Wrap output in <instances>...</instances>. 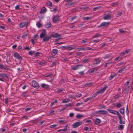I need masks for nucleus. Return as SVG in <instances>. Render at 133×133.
Listing matches in <instances>:
<instances>
[{"label":"nucleus","instance_id":"nucleus-1","mask_svg":"<svg viewBox=\"0 0 133 133\" xmlns=\"http://www.w3.org/2000/svg\"><path fill=\"white\" fill-rule=\"evenodd\" d=\"M110 24L109 22H104L102 23L101 24L98 25V28H104L107 27Z\"/></svg>","mask_w":133,"mask_h":133},{"label":"nucleus","instance_id":"nucleus-2","mask_svg":"<svg viewBox=\"0 0 133 133\" xmlns=\"http://www.w3.org/2000/svg\"><path fill=\"white\" fill-rule=\"evenodd\" d=\"M82 123V122L81 121L76 122L72 124V127L74 128H78L79 126L81 125Z\"/></svg>","mask_w":133,"mask_h":133},{"label":"nucleus","instance_id":"nucleus-3","mask_svg":"<svg viewBox=\"0 0 133 133\" xmlns=\"http://www.w3.org/2000/svg\"><path fill=\"white\" fill-rule=\"evenodd\" d=\"M59 20V16L58 15L54 16L52 18L53 22L54 23H57Z\"/></svg>","mask_w":133,"mask_h":133},{"label":"nucleus","instance_id":"nucleus-4","mask_svg":"<svg viewBox=\"0 0 133 133\" xmlns=\"http://www.w3.org/2000/svg\"><path fill=\"white\" fill-rule=\"evenodd\" d=\"M28 25V22H21L19 25V26L20 28H23L25 26L27 27Z\"/></svg>","mask_w":133,"mask_h":133},{"label":"nucleus","instance_id":"nucleus-5","mask_svg":"<svg viewBox=\"0 0 133 133\" xmlns=\"http://www.w3.org/2000/svg\"><path fill=\"white\" fill-rule=\"evenodd\" d=\"M95 113L96 114H99L101 115H106L108 113L107 112L104 110H100L96 111Z\"/></svg>","mask_w":133,"mask_h":133},{"label":"nucleus","instance_id":"nucleus-6","mask_svg":"<svg viewBox=\"0 0 133 133\" xmlns=\"http://www.w3.org/2000/svg\"><path fill=\"white\" fill-rule=\"evenodd\" d=\"M32 85L33 87L37 89L39 87V85L37 82L34 81H33L32 82Z\"/></svg>","mask_w":133,"mask_h":133},{"label":"nucleus","instance_id":"nucleus-7","mask_svg":"<svg viewBox=\"0 0 133 133\" xmlns=\"http://www.w3.org/2000/svg\"><path fill=\"white\" fill-rule=\"evenodd\" d=\"M107 110H108L110 113L115 115H117V116L118 115L120 114L119 113L118 111H115L114 110L110 109H107Z\"/></svg>","mask_w":133,"mask_h":133},{"label":"nucleus","instance_id":"nucleus-8","mask_svg":"<svg viewBox=\"0 0 133 133\" xmlns=\"http://www.w3.org/2000/svg\"><path fill=\"white\" fill-rule=\"evenodd\" d=\"M9 66L7 65H5L4 66L2 64H0V68L1 69H4L5 70H9Z\"/></svg>","mask_w":133,"mask_h":133},{"label":"nucleus","instance_id":"nucleus-9","mask_svg":"<svg viewBox=\"0 0 133 133\" xmlns=\"http://www.w3.org/2000/svg\"><path fill=\"white\" fill-rule=\"evenodd\" d=\"M14 56L15 57L18 59H22V57L17 52L14 53Z\"/></svg>","mask_w":133,"mask_h":133},{"label":"nucleus","instance_id":"nucleus-10","mask_svg":"<svg viewBox=\"0 0 133 133\" xmlns=\"http://www.w3.org/2000/svg\"><path fill=\"white\" fill-rule=\"evenodd\" d=\"M82 65L79 64L76 65L72 68V69L73 70H75L79 69L82 66Z\"/></svg>","mask_w":133,"mask_h":133},{"label":"nucleus","instance_id":"nucleus-11","mask_svg":"<svg viewBox=\"0 0 133 133\" xmlns=\"http://www.w3.org/2000/svg\"><path fill=\"white\" fill-rule=\"evenodd\" d=\"M118 119L119 120V123L122 124H124L125 123V122L124 121L122 120V117L121 116L120 114L118 116Z\"/></svg>","mask_w":133,"mask_h":133},{"label":"nucleus","instance_id":"nucleus-12","mask_svg":"<svg viewBox=\"0 0 133 133\" xmlns=\"http://www.w3.org/2000/svg\"><path fill=\"white\" fill-rule=\"evenodd\" d=\"M46 34V32L45 30H43L40 35V37L41 38H42L43 37H44Z\"/></svg>","mask_w":133,"mask_h":133},{"label":"nucleus","instance_id":"nucleus-13","mask_svg":"<svg viewBox=\"0 0 133 133\" xmlns=\"http://www.w3.org/2000/svg\"><path fill=\"white\" fill-rule=\"evenodd\" d=\"M107 87L106 85H105L104 86V87L103 88L101 89L99 91H98V93L99 94L102 93H103L104 91L107 88Z\"/></svg>","mask_w":133,"mask_h":133},{"label":"nucleus","instance_id":"nucleus-14","mask_svg":"<svg viewBox=\"0 0 133 133\" xmlns=\"http://www.w3.org/2000/svg\"><path fill=\"white\" fill-rule=\"evenodd\" d=\"M111 18V17L110 15L109 14L107 15L104 16L103 17L104 19L105 20H109Z\"/></svg>","mask_w":133,"mask_h":133},{"label":"nucleus","instance_id":"nucleus-15","mask_svg":"<svg viewBox=\"0 0 133 133\" xmlns=\"http://www.w3.org/2000/svg\"><path fill=\"white\" fill-rule=\"evenodd\" d=\"M51 24L50 22L47 23L45 25V27L46 28H49L51 27Z\"/></svg>","mask_w":133,"mask_h":133},{"label":"nucleus","instance_id":"nucleus-16","mask_svg":"<svg viewBox=\"0 0 133 133\" xmlns=\"http://www.w3.org/2000/svg\"><path fill=\"white\" fill-rule=\"evenodd\" d=\"M51 38V36H46L44 37L43 39V42H45L48 41L50 38Z\"/></svg>","mask_w":133,"mask_h":133},{"label":"nucleus","instance_id":"nucleus-17","mask_svg":"<svg viewBox=\"0 0 133 133\" xmlns=\"http://www.w3.org/2000/svg\"><path fill=\"white\" fill-rule=\"evenodd\" d=\"M129 86H128L127 87H125L124 90L123 91V92L125 94H126L128 93L129 90Z\"/></svg>","mask_w":133,"mask_h":133},{"label":"nucleus","instance_id":"nucleus-18","mask_svg":"<svg viewBox=\"0 0 133 133\" xmlns=\"http://www.w3.org/2000/svg\"><path fill=\"white\" fill-rule=\"evenodd\" d=\"M58 50L56 49H53L52 51V56H55L57 53Z\"/></svg>","mask_w":133,"mask_h":133},{"label":"nucleus","instance_id":"nucleus-19","mask_svg":"<svg viewBox=\"0 0 133 133\" xmlns=\"http://www.w3.org/2000/svg\"><path fill=\"white\" fill-rule=\"evenodd\" d=\"M95 63H94L93 64L94 65L96 64H99L101 62V61L98 59H95Z\"/></svg>","mask_w":133,"mask_h":133},{"label":"nucleus","instance_id":"nucleus-20","mask_svg":"<svg viewBox=\"0 0 133 133\" xmlns=\"http://www.w3.org/2000/svg\"><path fill=\"white\" fill-rule=\"evenodd\" d=\"M52 37L54 38L60 37L61 35L58 34H53L52 35Z\"/></svg>","mask_w":133,"mask_h":133},{"label":"nucleus","instance_id":"nucleus-21","mask_svg":"<svg viewBox=\"0 0 133 133\" xmlns=\"http://www.w3.org/2000/svg\"><path fill=\"white\" fill-rule=\"evenodd\" d=\"M102 36V35L100 34H96L95 35H93L92 36V38H95L100 37H101Z\"/></svg>","mask_w":133,"mask_h":133},{"label":"nucleus","instance_id":"nucleus-22","mask_svg":"<svg viewBox=\"0 0 133 133\" xmlns=\"http://www.w3.org/2000/svg\"><path fill=\"white\" fill-rule=\"evenodd\" d=\"M41 86L42 88L45 89L48 88L49 87V85H48L44 83L41 84Z\"/></svg>","mask_w":133,"mask_h":133},{"label":"nucleus","instance_id":"nucleus-23","mask_svg":"<svg viewBox=\"0 0 133 133\" xmlns=\"http://www.w3.org/2000/svg\"><path fill=\"white\" fill-rule=\"evenodd\" d=\"M119 111L120 113L122 115H124V107L121 108Z\"/></svg>","mask_w":133,"mask_h":133},{"label":"nucleus","instance_id":"nucleus-24","mask_svg":"<svg viewBox=\"0 0 133 133\" xmlns=\"http://www.w3.org/2000/svg\"><path fill=\"white\" fill-rule=\"evenodd\" d=\"M46 8L44 7H43L41 10L40 11L41 13H44L46 11Z\"/></svg>","mask_w":133,"mask_h":133},{"label":"nucleus","instance_id":"nucleus-25","mask_svg":"<svg viewBox=\"0 0 133 133\" xmlns=\"http://www.w3.org/2000/svg\"><path fill=\"white\" fill-rule=\"evenodd\" d=\"M101 122L100 120L98 118H96L95 121V124L96 125H97L100 123Z\"/></svg>","mask_w":133,"mask_h":133},{"label":"nucleus","instance_id":"nucleus-26","mask_svg":"<svg viewBox=\"0 0 133 133\" xmlns=\"http://www.w3.org/2000/svg\"><path fill=\"white\" fill-rule=\"evenodd\" d=\"M75 47H70L69 46H67L66 49H67L68 51L72 50L75 49Z\"/></svg>","mask_w":133,"mask_h":133},{"label":"nucleus","instance_id":"nucleus-27","mask_svg":"<svg viewBox=\"0 0 133 133\" xmlns=\"http://www.w3.org/2000/svg\"><path fill=\"white\" fill-rule=\"evenodd\" d=\"M0 76L3 77H5L6 78H8L9 77L6 74H5L0 73Z\"/></svg>","mask_w":133,"mask_h":133},{"label":"nucleus","instance_id":"nucleus-28","mask_svg":"<svg viewBox=\"0 0 133 133\" xmlns=\"http://www.w3.org/2000/svg\"><path fill=\"white\" fill-rule=\"evenodd\" d=\"M119 4L118 2H115L112 3L111 5L112 7H115L116 6H117Z\"/></svg>","mask_w":133,"mask_h":133},{"label":"nucleus","instance_id":"nucleus-29","mask_svg":"<svg viewBox=\"0 0 133 133\" xmlns=\"http://www.w3.org/2000/svg\"><path fill=\"white\" fill-rule=\"evenodd\" d=\"M59 123H61L62 124H65L67 122L66 120H59L58 121Z\"/></svg>","mask_w":133,"mask_h":133},{"label":"nucleus","instance_id":"nucleus-30","mask_svg":"<svg viewBox=\"0 0 133 133\" xmlns=\"http://www.w3.org/2000/svg\"><path fill=\"white\" fill-rule=\"evenodd\" d=\"M124 128V125H119L118 126V128L119 130H122Z\"/></svg>","mask_w":133,"mask_h":133},{"label":"nucleus","instance_id":"nucleus-31","mask_svg":"<svg viewBox=\"0 0 133 133\" xmlns=\"http://www.w3.org/2000/svg\"><path fill=\"white\" fill-rule=\"evenodd\" d=\"M83 116V115L80 114H77L76 116V117L77 118L80 119Z\"/></svg>","mask_w":133,"mask_h":133},{"label":"nucleus","instance_id":"nucleus-32","mask_svg":"<svg viewBox=\"0 0 133 133\" xmlns=\"http://www.w3.org/2000/svg\"><path fill=\"white\" fill-rule=\"evenodd\" d=\"M66 81V80L65 79H62L59 81V82L60 84H62L64 83Z\"/></svg>","mask_w":133,"mask_h":133},{"label":"nucleus","instance_id":"nucleus-33","mask_svg":"<svg viewBox=\"0 0 133 133\" xmlns=\"http://www.w3.org/2000/svg\"><path fill=\"white\" fill-rule=\"evenodd\" d=\"M70 101V100L69 98L65 99H64L62 102V103H66L69 102Z\"/></svg>","mask_w":133,"mask_h":133},{"label":"nucleus","instance_id":"nucleus-34","mask_svg":"<svg viewBox=\"0 0 133 133\" xmlns=\"http://www.w3.org/2000/svg\"><path fill=\"white\" fill-rule=\"evenodd\" d=\"M122 106V104L120 103H117L116 105V107L117 108H120Z\"/></svg>","mask_w":133,"mask_h":133},{"label":"nucleus","instance_id":"nucleus-35","mask_svg":"<svg viewBox=\"0 0 133 133\" xmlns=\"http://www.w3.org/2000/svg\"><path fill=\"white\" fill-rule=\"evenodd\" d=\"M46 4L47 5L50 6H51L52 4V3L49 1H48L47 2H46Z\"/></svg>","mask_w":133,"mask_h":133},{"label":"nucleus","instance_id":"nucleus-36","mask_svg":"<svg viewBox=\"0 0 133 133\" xmlns=\"http://www.w3.org/2000/svg\"><path fill=\"white\" fill-rule=\"evenodd\" d=\"M116 75L115 74H114L112 75H111L110 76V77L109 78V80H111Z\"/></svg>","mask_w":133,"mask_h":133},{"label":"nucleus","instance_id":"nucleus-37","mask_svg":"<svg viewBox=\"0 0 133 133\" xmlns=\"http://www.w3.org/2000/svg\"><path fill=\"white\" fill-rule=\"evenodd\" d=\"M36 25L38 28H39L42 26V24L40 22H38L37 23Z\"/></svg>","mask_w":133,"mask_h":133},{"label":"nucleus","instance_id":"nucleus-38","mask_svg":"<svg viewBox=\"0 0 133 133\" xmlns=\"http://www.w3.org/2000/svg\"><path fill=\"white\" fill-rule=\"evenodd\" d=\"M125 68L126 66H124L123 68H122V69H120L118 71V72L122 73V71L123 70H124L125 69Z\"/></svg>","mask_w":133,"mask_h":133},{"label":"nucleus","instance_id":"nucleus-39","mask_svg":"<svg viewBox=\"0 0 133 133\" xmlns=\"http://www.w3.org/2000/svg\"><path fill=\"white\" fill-rule=\"evenodd\" d=\"M99 93H98V91L96 92L95 94H94L92 96V97H91V98H94Z\"/></svg>","mask_w":133,"mask_h":133},{"label":"nucleus","instance_id":"nucleus-40","mask_svg":"<svg viewBox=\"0 0 133 133\" xmlns=\"http://www.w3.org/2000/svg\"><path fill=\"white\" fill-rule=\"evenodd\" d=\"M130 82L129 81H127L126 83H125L124 86L125 87H127L128 86Z\"/></svg>","mask_w":133,"mask_h":133},{"label":"nucleus","instance_id":"nucleus-41","mask_svg":"<svg viewBox=\"0 0 133 133\" xmlns=\"http://www.w3.org/2000/svg\"><path fill=\"white\" fill-rule=\"evenodd\" d=\"M46 64V62H40L39 63V64L42 65H45Z\"/></svg>","mask_w":133,"mask_h":133},{"label":"nucleus","instance_id":"nucleus-42","mask_svg":"<svg viewBox=\"0 0 133 133\" xmlns=\"http://www.w3.org/2000/svg\"><path fill=\"white\" fill-rule=\"evenodd\" d=\"M126 112L127 113V115H128V116L129 111L128 105H127V106L126 107Z\"/></svg>","mask_w":133,"mask_h":133},{"label":"nucleus","instance_id":"nucleus-43","mask_svg":"<svg viewBox=\"0 0 133 133\" xmlns=\"http://www.w3.org/2000/svg\"><path fill=\"white\" fill-rule=\"evenodd\" d=\"M122 13L121 12H117L116 14V16L117 17H118L119 16H121L122 15Z\"/></svg>","mask_w":133,"mask_h":133},{"label":"nucleus","instance_id":"nucleus-44","mask_svg":"<svg viewBox=\"0 0 133 133\" xmlns=\"http://www.w3.org/2000/svg\"><path fill=\"white\" fill-rule=\"evenodd\" d=\"M94 71V70L93 69V68L91 69L88 70V72L89 74L91 73Z\"/></svg>","mask_w":133,"mask_h":133},{"label":"nucleus","instance_id":"nucleus-45","mask_svg":"<svg viewBox=\"0 0 133 133\" xmlns=\"http://www.w3.org/2000/svg\"><path fill=\"white\" fill-rule=\"evenodd\" d=\"M35 52L34 51H32V50L30 51L29 52L28 54L31 55H33L34 53Z\"/></svg>","mask_w":133,"mask_h":133},{"label":"nucleus","instance_id":"nucleus-46","mask_svg":"<svg viewBox=\"0 0 133 133\" xmlns=\"http://www.w3.org/2000/svg\"><path fill=\"white\" fill-rule=\"evenodd\" d=\"M67 129H61L58 130L57 131V132H59L61 131H66L67 130Z\"/></svg>","mask_w":133,"mask_h":133},{"label":"nucleus","instance_id":"nucleus-47","mask_svg":"<svg viewBox=\"0 0 133 133\" xmlns=\"http://www.w3.org/2000/svg\"><path fill=\"white\" fill-rule=\"evenodd\" d=\"M89 61V59H85L82 60V62L84 63H86L87 62Z\"/></svg>","mask_w":133,"mask_h":133},{"label":"nucleus","instance_id":"nucleus-48","mask_svg":"<svg viewBox=\"0 0 133 133\" xmlns=\"http://www.w3.org/2000/svg\"><path fill=\"white\" fill-rule=\"evenodd\" d=\"M90 17H83V19L84 20H87L90 18Z\"/></svg>","mask_w":133,"mask_h":133},{"label":"nucleus","instance_id":"nucleus-49","mask_svg":"<svg viewBox=\"0 0 133 133\" xmlns=\"http://www.w3.org/2000/svg\"><path fill=\"white\" fill-rule=\"evenodd\" d=\"M57 126V125L56 124H54L51 125L50 126V127L51 128H53Z\"/></svg>","mask_w":133,"mask_h":133},{"label":"nucleus","instance_id":"nucleus-50","mask_svg":"<svg viewBox=\"0 0 133 133\" xmlns=\"http://www.w3.org/2000/svg\"><path fill=\"white\" fill-rule=\"evenodd\" d=\"M22 96L23 97H26L27 96H28V94H27V93H26V92H23L22 95Z\"/></svg>","mask_w":133,"mask_h":133},{"label":"nucleus","instance_id":"nucleus-51","mask_svg":"<svg viewBox=\"0 0 133 133\" xmlns=\"http://www.w3.org/2000/svg\"><path fill=\"white\" fill-rule=\"evenodd\" d=\"M120 97V95L119 94H117L114 97V99H116Z\"/></svg>","mask_w":133,"mask_h":133},{"label":"nucleus","instance_id":"nucleus-52","mask_svg":"<svg viewBox=\"0 0 133 133\" xmlns=\"http://www.w3.org/2000/svg\"><path fill=\"white\" fill-rule=\"evenodd\" d=\"M64 90L63 89H58V90L57 91V92H62V91Z\"/></svg>","mask_w":133,"mask_h":133},{"label":"nucleus","instance_id":"nucleus-53","mask_svg":"<svg viewBox=\"0 0 133 133\" xmlns=\"http://www.w3.org/2000/svg\"><path fill=\"white\" fill-rule=\"evenodd\" d=\"M92 99V98H91V97L87 98L86 99H84V101L85 102H87L88 101L89 99Z\"/></svg>","mask_w":133,"mask_h":133},{"label":"nucleus","instance_id":"nucleus-54","mask_svg":"<svg viewBox=\"0 0 133 133\" xmlns=\"http://www.w3.org/2000/svg\"><path fill=\"white\" fill-rule=\"evenodd\" d=\"M119 31L120 32V34L123 33L125 32V31L123 30L122 29H119Z\"/></svg>","mask_w":133,"mask_h":133},{"label":"nucleus","instance_id":"nucleus-55","mask_svg":"<svg viewBox=\"0 0 133 133\" xmlns=\"http://www.w3.org/2000/svg\"><path fill=\"white\" fill-rule=\"evenodd\" d=\"M84 130L85 131H88L89 128V127H85L84 128Z\"/></svg>","mask_w":133,"mask_h":133},{"label":"nucleus","instance_id":"nucleus-56","mask_svg":"<svg viewBox=\"0 0 133 133\" xmlns=\"http://www.w3.org/2000/svg\"><path fill=\"white\" fill-rule=\"evenodd\" d=\"M54 112V110H51L50 111V112L49 113V114L50 115H53Z\"/></svg>","mask_w":133,"mask_h":133},{"label":"nucleus","instance_id":"nucleus-57","mask_svg":"<svg viewBox=\"0 0 133 133\" xmlns=\"http://www.w3.org/2000/svg\"><path fill=\"white\" fill-rule=\"evenodd\" d=\"M44 121H43L39 122L38 123V125H41L43 124V123L44 122Z\"/></svg>","mask_w":133,"mask_h":133},{"label":"nucleus","instance_id":"nucleus-58","mask_svg":"<svg viewBox=\"0 0 133 133\" xmlns=\"http://www.w3.org/2000/svg\"><path fill=\"white\" fill-rule=\"evenodd\" d=\"M83 24H79L78 25V26L79 27L82 28H83Z\"/></svg>","mask_w":133,"mask_h":133},{"label":"nucleus","instance_id":"nucleus-59","mask_svg":"<svg viewBox=\"0 0 133 133\" xmlns=\"http://www.w3.org/2000/svg\"><path fill=\"white\" fill-rule=\"evenodd\" d=\"M77 17L76 16H74L71 17L70 19V21H72L73 20L75 19Z\"/></svg>","mask_w":133,"mask_h":133},{"label":"nucleus","instance_id":"nucleus-60","mask_svg":"<svg viewBox=\"0 0 133 133\" xmlns=\"http://www.w3.org/2000/svg\"><path fill=\"white\" fill-rule=\"evenodd\" d=\"M99 7H94L93 8V11H95L97 9H99Z\"/></svg>","mask_w":133,"mask_h":133},{"label":"nucleus","instance_id":"nucleus-61","mask_svg":"<svg viewBox=\"0 0 133 133\" xmlns=\"http://www.w3.org/2000/svg\"><path fill=\"white\" fill-rule=\"evenodd\" d=\"M57 10V8H55L53 9L52 10H51V12H55Z\"/></svg>","mask_w":133,"mask_h":133},{"label":"nucleus","instance_id":"nucleus-62","mask_svg":"<svg viewBox=\"0 0 133 133\" xmlns=\"http://www.w3.org/2000/svg\"><path fill=\"white\" fill-rule=\"evenodd\" d=\"M41 53L39 52H36L35 54V55L36 56H39V55L41 54Z\"/></svg>","mask_w":133,"mask_h":133},{"label":"nucleus","instance_id":"nucleus-63","mask_svg":"<svg viewBox=\"0 0 133 133\" xmlns=\"http://www.w3.org/2000/svg\"><path fill=\"white\" fill-rule=\"evenodd\" d=\"M82 95V94H78L76 96V97L78 98L81 97Z\"/></svg>","mask_w":133,"mask_h":133},{"label":"nucleus","instance_id":"nucleus-64","mask_svg":"<svg viewBox=\"0 0 133 133\" xmlns=\"http://www.w3.org/2000/svg\"><path fill=\"white\" fill-rule=\"evenodd\" d=\"M130 85L132 90L133 91V81L132 82V83L130 84Z\"/></svg>","mask_w":133,"mask_h":133}]
</instances>
